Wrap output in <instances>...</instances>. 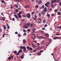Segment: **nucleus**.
I'll use <instances>...</instances> for the list:
<instances>
[{
  "label": "nucleus",
  "mask_w": 61,
  "mask_h": 61,
  "mask_svg": "<svg viewBox=\"0 0 61 61\" xmlns=\"http://www.w3.org/2000/svg\"><path fill=\"white\" fill-rule=\"evenodd\" d=\"M43 52V50H41L40 51V53H42Z\"/></svg>",
  "instance_id": "obj_45"
},
{
  "label": "nucleus",
  "mask_w": 61,
  "mask_h": 61,
  "mask_svg": "<svg viewBox=\"0 0 61 61\" xmlns=\"http://www.w3.org/2000/svg\"><path fill=\"white\" fill-rule=\"evenodd\" d=\"M38 20H40V21H41V19H40V18H39L38 19Z\"/></svg>",
  "instance_id": "obj_54"
},
{
  "label": "nucleus",
  "mask_w": 61,
  "mask_h": 61,
  "mask_svg": "<svg viewBox=\"0 0 61 61\" xmlns=\"http://www.w3.org/2000/svg\"><path fill=\"white\" fill-rule=\"evenodd\" d=\"M41 55V53H39L38 54V56H40Z\"/></svg>",
  "instance_id": "obj_48"
},
{
  "label": "nucleus",
  "mask_w": 61,
  "mask_h": 61,
  "mask_svg": "<svg viewBox=\"0 0 61 61\" xmlns=\"http://www.w3.org/2000/svg\"><path fill=\"white\" fill-rule=\"evenodd\" d=\"M21 14H22V12H21V11H20V12H19V14L20 15H21Z\"/></svg>",
  "instance_id": "obj_53"
},
{
  "label": "nucleus",
  "mask_w": 61,
  "mask_h": 61,
  "mask_svg": "<svg viewBox=\"0 0 61 61\" xmlns=\"http://www.w3.org/2000/svg\"><path fill=\"white\" fill-rule=\"evenodd\" d=\"M19 52L20 53L22 52V49H20L19 51Z\"/></svg>",
  "instance_id": "obj_24"
},
{
  "label": "nucleus",
  "mask_w": 61,
  "mask_h": 61,
  "mask_svg": "<svg viewBox=\"0 0 61 61\" xmlns=\"http://www.w3.org/2000/svg\"><path fill=\"white\" fill-rule=\"evenodd\" d=\"M25 40H23V43H25Z\"/></svg>",
  "instance_id": "obj_34"
},
{
  "label": "nucleus",
  "mask_w": 61,
  "mask_h": 61,
  "mask_svg": "<svg viewBox=\"0 0 61 61\" xmlns=\"http://www.w3.org/2000/svg\"><path fill=\"white\" fill-rule=\"evenodd\" d=\"M1 2H2V3H5V1L3 0H2L1 1Z\"/></svg>",
  "instance_id": "obj_42"
},
{
  "label": "nucleus",
  "mask_w": 61,
  "mask_h": 61,
  "mask_svg": "<svg viewBox=\"0 0 61 61\" xmlns=\"http://www.w3.org/2000/svg\"><path fill=\"white\" fill-rule=\"evenodd\" d=\"M19 55V53H17L15 55L16 56H17L18 55Z\"/></svg>",
  "instance_id": "obj_36"
},
{
  "label": "nucleus",
  "mask_w": 61,
  "mask_h": 61,
  "mask_svg": "<svg viewBox=\"0 0 61 61\" xmlns=\"http://www.w3.org/2000/svg\"><path fill=\"white\" fill-rule=\"evenodd\" d=\"M33 24H30V26H33Z\"/></svg>",
  "instance_id": "obj_64"
},
{
  "label": "nucleus",
  "mask_w": 61,
  "mask_h": 61,
  "mask_svg": "<svg viewBox=\"0 0 61 61\" xmlns=\"http://www.w3.org/2000/svg\"><path fill=\"white\" fill-rule=\"evenodd\" d=\"M43 23H46V21H45V20H43Z\"/></svg>",
  "instance_id": "obj_51"
},
{
  "label": "nucleus",
  "mask_w": 61,
  "mask_h": 61,
  "mask_svg": "<svg viewBox=\"0 0 61 61\" xmlns=\"http://www.w3.org/2000/svg\"><path fill=\"white\" fill-rule=\"evenodd\" d=\"M56 2V0H53L52 1H51V4H53L54 3H55Z\"/></svg>",
  "instance_id": "obj_6"
},
{
  "label": "nucleus",
  "mask_w": 61,
  "mask_h": 61,
  "mask_svg": "<svg viewBox=\"0 0 61 61\" xmlns=\"http://www.w3.org/2000/svg\"><path fill=\"white\" fill-rule=\"evenodd\" d=\"M18 9L19 10H21V8H20V7H19V8H18Z\"/></svg>",
  "instance_id": "obj_57"
},
{
  "label": "nucleus",
  "mask_w": 61,
  "mask_h": 61,
  "mask_svg": "<svg viewBox=\"0 0 61 61\" xmlns=\"http://www.w3.org/2000/svg\"><path fill=\"white\" fill-rule=\"evenodd\" d=\"M26 8H28V7H30V6H25Z\"/></svg>",
  "instance_id": "obj_26"
},
{
  "label": "nucleus",
  "mask_w": 61,
  "mask_h": 61,
  "mask_svg": "<svg viewBox=\"0 0 61 61\" xmlns=\"http://www.w3.org/2000/svg\"><path fill=\"white\" fill-rule=\"evenodd\" d=\"M30 31V30L29 29H28L27 30V31L28 32H29Z\"/></svg>",
  "instance_id": "obj_56"
},
{
  "label": "nucleus",
  "mask_w": 61,
  "mask_h": 61,
  "mask_svg": "<svg viewBox=\"0 0 61 61\" xmlns=\"http://www.w3.org/2000/svg\"><path fill=\"white\" fill-rule=\"evenodd\" d=\"M0 32H2V29L1 28V27H0Z\"/></svg>",
  "instance_id": "obj_50"
},
{
  "label": "nucleus",
  "mask_w": 61,
  "mask_h": 61,
  "mask_svg": "<svg viewBox=\"0 0 61 61\" xmlns=\"http://www.w3.org/2000/svg\"><path fill=\"white\" fill-rule=\"evenodd\" d=\"M46 9H47V8L46 7H45V9L43 10V11H44L46 13L47 12V10H46Z\"/></svg>",
  "instance_id": "obj_7"
},
{
  "label": "nucleus",
  "mask_w": 61,
  "mask_h": 61,
  "mask_svg": "<svg viewBox=\"0 0 61 61\" xmlns=\"http://www.w3.org/2000/svg\"><path fill=\"white\" fill-rule=\"evenodd\" d=\"M54 15H55V14H52L51 15V16H54Z\"/></svg>",
  "instance_id": "obj_60"
},
{
  "label": "nucleus",
  "mask_w": 61,
  "mask_h": 61,
  "mask_svg": "<svg viewBox=\"0 0 61 61\" xmlns=\"http://www.w3.org/2000/svg\"><path fill=\"white\" fill-rule=\"evenodd\" d=\"M2 19L3 21H5V17H3Z\"/></svg>",
  "instance_id": "obj_20"
},
{
  "label": "nucleus",
  "mask_w": 61,
  "mask_h": 61,
  "mask_svg": "<svg viewBox=\"0 0 61 61\" xmlns=\"http://www.w3.org/2000/svg\"><path fill=\"white\" fill-rule=\"evenodd\" d=\"M41 23V21H37V23L38 24H40Z\"/></svg>",
  "instance_id": "obj_25"
},
{
  "label": "nucleus",
  "mask_w": 61,
  "mask_h": 61,
  "mask_svg": "<svg viewBox=\"0 0 61 61\" xmlns=\"http://www.w3.org/2000/svg\"><path fill=\"white\" fill-rule=\"evenodd\" d=\"M14 16L15 17V18L16 19H18V16H17V15L15 14L14 15Z\"/></svg>",
  "instance_id": "obj_8"
},
{
  "label": "nucleus",
  "mask_w": 61,
  "mask_h": 61,
  "mask_svg": "<svg viewBox=\"0 0 61 61\" xmlns=\"http://www.w3.org/2000/svg\"><path fill=\"white\" fill-rule=\"evenodd\" d=\"M46 3H47L48 5H49L50 4V2L49 1L47 2Z\"/></svg>",
  "instance_id": "obj_41"
},
{
  "label": "nucleus",
  "mask_w": 61,
  "mask_h": 61,
  "mask_svg": "<svg viewBox=\"0 0 61 61\" xmlns=\"http://www.w3.org/2000/svg\"><path fill=\"white\" fill-rule=\"evenodd\" d=\"M45 36H46L47 37H49V35H48V34H46L45 35Z\"/></svg>",
  "instance_id": "obj_13"
},
{
  "label": "nucleus",
  "mask_w": 61,
  "mask_h": 61,
  "mask_svg": "<svg viewBox=\"0 0 61 61\" xmlns=\"http://www.w3.org/2000/svg\"><path fill=\"white\" fill-rule=\"evenodd\" d=\"M25 35H26V32H25L24 33L23 36H25Z\"/></svg>",
  "instance_id": "obj_47"
},
{
  "label": "nucleus",
  "mask_w": 61,
  "mask_h": 61,
  "mask_svg": "<svg viewBox=\"0 0 61 61\" xmlns=\"http://www.w3.org/2000/svg\"><path fill=\"white\" fill-rule=\"evenodd\" d=\"M35 7L36 8H38V5H36L35 6Z\"/></svg>",
  "instance_id": "obj_17"
},
{
  "label": "nucleus",
  "mask_w": 61,
  "mask_h": 61,
  "mask_svg": "<svg viewBox=\"0 0 61 61\" xmlns=\"http://www.w3.org/2000/svg\"><path fill=\"white\" fill-rule=\"evenodd\" d=\"M20 34H18V37H20Z\"/></svg>",
  "instance_id": "obj_43"
},
{
  "label": "nucleus",
  "mask_w": 61,
  "mask_h": 61,
  "mask_svg": "<svg viewBox=\"0 0 61 61\" xmlns=\"http://www.w3.org/2000/svg\"><path fill=\"white\" fill-rule=\"evenodd\" d=\"M27 18H30L31 17V15L29 13H28L27 15Z\"/></svg>",
  "instance_id": "obj_2"
},
{
  "label": "nucleus",
  "mask_w": 61,
  "mask_h": 61,
  "mask_svg": "<svg viewBox=\"0 0 61 61\" xmlns=\"http://www.w3.org/2000/svg\"><path fill=\"white\" fill-rule=\"evenodd\" d=\"M46 15L48 18H49L50 17V15L49 14H47Z\"/></svg>",
  "instance_id": "obj_21"
},
{
  "label": "nucleus",
  "mask_w": 61,
  "mask_h": 61,
  "mask_svg": "<svg viewBox=\"0 0 61 61\" xmlns=\"http://www.w3.org/2000/svg\"><path fill=\"white\" fill-rule=\"evenodd\" d=\"M41 15H46V13L43 10L41 11Z\"/></svg>",
  "instance_id": "obj_4"
},
{
  "label": "nucleus",
  "mask_w": 61,
  "mask_h": 61,
  "mask_svg": "<svg viewBox=\"0 0 61 61\" xmlns=\"http://www.w3.org/2000/svg\"><path fill=\"white\" fill-rule=\"evenodd\" d=\"M25 25H24L23 26V28H27L28 27V26H29L30 25V23H27V24H26Z\"/></svg>",
  "instance_id": "obj_1"
},
{
  "label": "nucleus",
  "mask_w": 61,
  "mask_h": 61,
  "mask_svg": "<svg viewBox=\"0 0 61 61\" xmlns=\"http://www.w3.org/2000/svg\"><path fill=\"white\" fill-rule=\"evenodd\" d=\"M23 51L24 52H25V51H26V48H25V47H24L23 48Z\"/></svg>",
  "instance_id": "obj_12"
},
{
  "label": "nucleus",
  "mask_w": 61,
  "mask_h": 61,
  "mask_svg": "<svg viewBox=\"0 0 61 61\" xmlns=\"http://www.w3.org/2000/svg\"><path fill=\"white\" fill-rule=\"evenodd\" d=\"M31 45H32V47L33 48H36V46L34 44H32Z\"/></svg>",
  "instance_id": "obj_9"
},
{
  "label": "nucleus",
  "mask_w": 61,
  "mask_h": 61,
  "mask_svg": "<svg viewBox=\"0 0 61 61\" xmlns=\"http://www.w3.org/2000/svg\"><path fill=\"white\" fill-rule=\"evenodd\" d=\"M7 29H9L10 28V27L8 25V24H7Z\"/></svg>",
  "instance_id": "obj_14"
},
{
  "label": "nucleus",
  "mask_w": 61,
  "mask_h": 61,
  "mask_svg": "<svg viewBox=\"0 0 61 61\" xmlns=\"http://www.w3.org/2000/svg\"><path fill=\"white\" fill-rule=\"evenodd\" d=\"M16 53H17V51H14V53L15 54H16Z\"/></svg>",
  "instance_id": "obj_27"
},
{
  "label": "nucleus",
  "mask_w": 61,
  "mask_h": 61,
  "mask_svg": "<svg viewBox=\"0 0 61 61\" xmlns=\"http://www.w3.org/2000/svg\"><path fill=\"white\" fill-rule=\"evenodd\" d=\"M45 5L46 6H48V4L46 3L45 4Z\"/></svg>",
  "instance_id": "obj_38"
},
{
  "label": "nucleus",
  "mask_w": 61,
  "mask_h": 61,
  "mask_svg": "<svg viewBox=\"0 0 61 61\" xmlns=\"http://www.w3.org/2000/svg\"><path fill=\"white\" fill-rule=\"evenodd\" d=\"M53 39L54 40H55V39H59V37H55Z\"/></svg>",
  "instance_id": "obj_10"
},
{
  "label": "nucleus",
  "mask_w": 61,
  "mask_h": 61,
  "mask_svg": "<svg viewBox=\"0 0 61 61\" xmlns=\"http://www.w3.org/2000/svg\"><path fill=\"white\" fill-rule=\"evenodd\" d=\"M26 47L27 49H29V46H27Z\"/></svg>",
  "instance_id": "obj_49"
},
{
  "label": "nucleus",
  "mask_w": 61,
  "mask_h": 61,
  "mask_svg": "<svg viewBox=\"0 0 61 61\" xmlns=\"http://www.w3.org/2000/svg\"><path fill=\"white\" fill-rule=\"evenodd\" d=\"M35 30H36V29H32V31H35Z\"/></svg>",
  "instance_id": "obj_32"
},
{
  "label": "nucleus",
  "mask_w": 61,
  "mask_h": 61,
  "mask_svg": "<svg viewBox=\"0 0 61 61\" xmlns=\"http://www.w3.org/2000/svg\"><path fill=\"white\" fill-rule=\"evenodd\" d=\"M60 0H57L56 1V2L57 3H59V2H60Z\"/></svg>",
  "instance_id": "obj_37"
},
{
  "label": "nucleus",
  "mask_w": 61,
  "mask_h": 61,
  "mask_svg": "<svg viewBox=\"0 0 61 61\" xmlns=\"http://www.w3.org/2000/svg\"><path fill=\"white\" fill-rule=\"evenodd\" d=\"M56 36H59L60 35V34H57L56 35Z\"/></svg>",
  "instance_id": "obj_61"
},
{
  "label": "nucleus",
  "mask_w": 61,
  "mask_h": 61,
  "mask_svg": "<svg viewBox=\"0 0 61 61\" xmlns=\"http://www.w3.org/2000/svg\"><path fill=\"white\" fill-rule=\"evenodd\" d=\"M37 51L36 50H34L33 51V52H34V53H35V52H36V51Z\"/></svg>",
  "instance_id": "obj_33"
},
{
  "label": "nucleus",
  "mask_w": 61,
  "mask_h": 61,
  "mask_svg": "<svg viewBox=\"0 0 61 61\" xmlns=\"http://www.w3.org/2000/svg\"><path fill=\"white\" fill-rule=\"evenodd\" d=\"M37 16L36 15H35V18H37Z\"/></svg>",
  "instance_id": "obj_63"
},
{
  "label": "nucleus",
  "mask_w": 61,
  "mask_h": 61,
  "mask_svg": "<svg viewBox=\"0 0 61 61\" xmlns=\"http://www.w3.org/2000/svg\"><path fill=\"white\" fill-rule=\"evenodd\" d=\"M20 58L21 59H23L24 58V56H21L20 57Z\"/></svg>",
  "instance_id": "obj_31"
},
{
  "label": "nucleus",
  "mask_w": 61,
  "mask_h": 61,
  "mask_svg": "<svg viewBox=\"0 0 61 61\" xmlns=\"http://www.w3.org/2000/svg\"><path fill=\"white\" fill-rule=\"evenodd\" d=\"M34 13H35V11H33L32 12V13H31V14L32 15H34Z\"/></svg>",
  "instance_id": "obj_22"
},
{
  "label": "nucleus",
  "mask_w": 61,
  "mask_h": 61,
  "mask_svg": "<svg viewBox=\"0 0 61 61\" xmlns=\"http://www.w3.org/2000/svg\"><path fill=\"white\" fill-rule=\"evenodd\" d=\"M42 7L43 8H45V6L44 5H42Z\"/></svg>",
  "instance_id": "obj_55"
},
{
  "label": "nucleus",
  "mask_w": 61,
  "mask_h": 61,
  "mask_svg": "<svg viewBox=\"0 0 61 61\" xmlns=\"http://www.w3.org/2000/svg\"><path fill=\"white\" fill-rule=\"evenodd\" d=\"M41 33L42 34H44V31H41Z\"/></svg>",
  "instance_id": "obj_52"
},
{
  "label": "nucleus",
  "mask_w": 61,
  "mask_h": 61,
  "mask_svg": "<svg viewBox=\"0 0 61 61\" xmlns=\"http://www.w3.org/2000/svg\"><path fill=\"white\" fill-rule=\"evenodd\" d=\"M15 6L16 8H18V5H15Z\"/></svg>",
  "instance_id": "obj_35"
},
{
  "label": "nucleus",
  "mask_w": 61,
  "mask_h": 61,
  "mask_svg": "<svg viewBox=\"0 0 61 61\" xmlns=\"http://www.w3.org/2000/svg\"><path fill=\"white\" fill-rule=\"evenodd\" d=\"M29 50L30 51H33V49L31 47H30L29 49Z\"/></svg>",
  "instance_id": "obj_18"
},
{
  "label": "nucleus",
  "mask_w": 61,
  "mask_h": 61,
  "mask_svg": "<svg viewBox=\"0 0 61 61\" xmlns=\"http://www.w3.org/2000/svg\"><path fill=\"white\" fill-rule=\"evenodd\" d=\"M3 27L4 29H5V30H6V26H5V25H4L3 26Z\"/></svg>",
  "instance_id": "obj_11"
},
{
  "label": "nucleus",
  "mask_w": 61,
  "mask_h": 61,
  "mask_svg": "<svg viewBox=\"0 0 61 61\" xmlns=\"http://www.w3.org/2000/svg\"><path fill=\"white\" fill-rule=\"evenodd\" d=\"M57 15H61V12H57Z\"/></svg>",
  "instance_id": "obj_15"
},
{
  "label": "nucleus",
  "mask_w": 61,
  "mask_h": 61,
  "mask_svg": "<svg viewBox=\"0 0 61 61\" xmlns=\"http://www.w3.org/2000/svg\"><path fill=\"white\" fill-rule=\"evenodd\" d=\"M48 40L49 41V43H51V39H49Z\"/></svg>",
  "instance_id": "obj_23"
},
{
  "label": "nucleus",
  "mask_w": 61,
  "mask_h": 61,
  "mask_svg": "<svg viewBox=\"0 0 61 61\" xmlns=\"http://www.w3.org/2000/svg\"><path fill=\"white\" fill-rule=\"evenodd\" d=\"M57 28H59V29H61V27H57Z\"/></svg>",
  "instance_id": "obj_46"
},
{
  "label": "nucleus",
  "mask_w": 61,
  "mask_h": 61,
  "mask_svg": "<svg viewBox=\"0 0 61 61\" xmlns=\"http://www.w3.org/2000/svg\"><path fill=\"white\" fill-rule=\"evenodd\" d=\"M38 4H39V5L40 4H42V1H39V2H38Z\"/></svg>",
  "instance_id": "obj_19"
},
{
  "label": "nucleus",
  "mask_w": 61,
  "mask_h": 61,
  "mask_svg": "<svg viewBox=\"0 0 61 61\" xmlns=\"http://www.w3.org/2000/svg\"><path fill=\"white\" fill-rule=\"evenodd\" d=\"M42 30H45V28L43 27L42 28Z\"/></svg>",
  "instance_id": "obj_44"
},
{
  "label": "nucleus",
  "mask_w": 61,
  "mask_h": 61,
  "mask_svg": "<svg viewBox=\"0 0 61 61\" xmlns=\"http://www.w3.org/2000/svg\"><path fill=\"white\" fill-rule=\"evenodd\" d=\"M54 12H55V13L56 12H57V9H55L54 10Z\"/></svg>",
  "instance_id": "obj_30"
},
{
  "label": "nucleus",
  "mask_w": 61,
  "mask_h": 61,
  "mask_svg": "<svg viewBox=\"0 0 61 61\" xmlns=\"http://www.w3.org/2000/svg\"><path fill=\"white\" fill-rule=\"evenodd\" d=\"M51 6L52 7H54V4H52L51 5Z\"/></svg>",
  "instance_id": "obj_28"
},
{
  "label": "nucleus",
  "mask_w": 61,
  "mask_h": 61,
  "mask_svg": "<svg viewBox=\"0 0 61 61\" xmlns=\"http://www.w3.org/2000/svg\"><path fill=\"white\" fill-rule=\"evenodd\" d=\"M36 50H39V48H36Z\"/></svg>",
  "instance_id": "obj_59"
},
{
  "label": "nucleus",
  "mask_w": 61,
  "mask_h": 61,
  "mask_svg": "<svg viewBox=\"0 0 61 61\" xmlns=\"http://www.w3.org/2000/svg\"><path fill=\"white\" fill-rule=\"evenodd\" d=\"M46 26H47V25H46V24L45 25H44V27H46Z\"/></svg>",
  "instance_id": "obj_62"
},
{
  "label": "nucleus",
  "mask_w": 61,
  "mask_h": 61,
  "mask_svg": "<svg viewBox=\"0 0 61 61\" xmlns=\"http://www.w3.org/2000/svg\"><path fill=\"white\" fill-rule=\"evenodd\" d=\"M16 1H17L18 2L19 1H20V2H21L22 0H16Z\"/></svg>",
  "instance_id": "obj_39"
},
{
  "label": "nucleus",
  "mask_w": 61,
  "mask_h": 61,
  "mask_svg": "<svg viewBox=\"0 0 61 61\" xmlns=\"http://www.w3.org/2000/svg\"><path fill=\"white\" fill-rule=\"evenodd\" d=\"M25 47L24 46H21L20 47V48H21V49H23L24 48V47Z\"/></svg>",
  "instance_id": "obj_29"
},
{
  "label": "nucleus",
  "mask_w": 61,
  "mask_h": 61,
  "mask_svg": "<svg viewBox=\"0 0 61 61\" xmlns=\"http://www.w3.org/2000/svg\"><path fill=\"white\" fill-rule=\"evenodd\" d=\"M42 38H43V37L42 36H41L39 37V39H42Z\"/></svg>",
  "instance_id": "obj_16"
},
{
  "label": "nucleus",
  "mask_w": 61,
  "mask_h": 61,
  "mask_svg": "<svg viewBox=\"0 0 61 61\" xmlns=\"http://www.w3.org/2000/svg\"><path fill=\"white\" fill-rule=\"evenodd\" d=\"M39 15L40 16H41V13H39Z\"/></svg>",
  "instance_id": "obj_58"
},
{
  "label": "nucleus",
  "mask_w": 61,
  "mask_h": 61,
  "mask_svg": "<svg viewBox=\"0 0 61 61\" xmlns=\"http://www.w3.org/2000/svg\"><path fill=\"white\" fill-rule=\"evenodd\" d=\"M17 15L18 18H22V16L19 13H18Z\"/></svg>",
  "instance_id": "obj_3"
},
{
  "label": "nucleus",
  "mask_w": 61,
  "mask_h": 61,
  "mask_svg": "<svg viewBox=\"0 0 61 61\" xmlns=\"http://www.w3.org/2000/svg\"><path fill=\"white\" fill-rule=\"evenodd\" d=\"M13 58H14V56H11L10 57H9L8 59L9 60H10V59H13Z\"/></svg>",
  "instance_id": "obj_5"
},
{
  "label": "nucleus",
  "mask_w": 61,
  "mask_h": 61,
  "mask_svg": "<svg viewBox=\"0 0 61 61\" xmlns=\"http://www.w3.org/2000/svg\"><path fill=\"white\" fill-rule=\"evenodd\" d=\"M5 34H4L3 35V37L4 38L5 37Z\"/></svg>",
  "instance_id": "obj_40"
}]
</instances>
